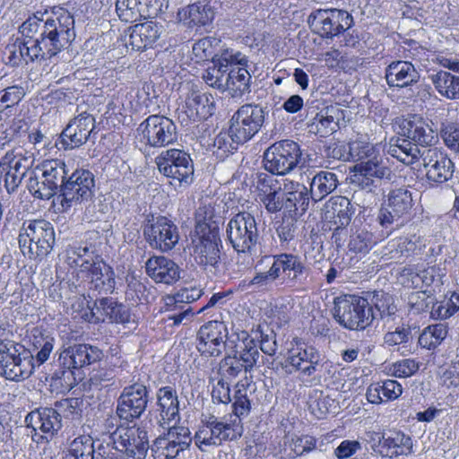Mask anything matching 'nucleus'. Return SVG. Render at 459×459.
<instances>
[{"label":"nucleus","mask_w":459,"mask_h":459,"mask_svg":"<svg viewBox=\"0 0 459 459\" xmlns=\"http://www.w3.org/2000/svg\"><path fill=\"white\" fill-rule=\"evenodd\" d=\"M197 238L194 243V258L195 263L206 272L220 276L224 273L221 259L222 242L218 224L202 223L195 228Z\"/></svg>","instance_id":"nucleus-1"},{"label":"nucleus","mask_w":459,"mask_h":459,"mask_svg":"<svg viewBox=\"0 0 459 459\" xmlns=\"http://www.w3.org/2000/svg\"><path fill=\"white\" fill-rule=\"evenodd\" d=\"M22 253L34 261H42L53 249L55 230L46 220L24 222L18 237Z\"/></svg>","instance_id":"nucleus-2"},{"label":"nucleus","mask_w":459,"mask_h":459,"mask_svg":"<svg viewBox=\"0 0 459 459\" xmlns=\"http://www.w3.org/2000/svg\"><path fill=\"white\" fill-rule=\"evenodd\" d=\"M333 316L342 327L357 331L366 329L377 319V314L368 301L355 295L335 298Z\"/></svg>","instance_id":"nucleus-3"},{"label":"nucleus","mask_w":459,"mask_h":459,"mask_svg":"<svg viewBox=\"0 0 459 459\" xmlns=\"http://www.w3.org/2000/svg\"><path fill=\"white\" fill-rule=\"evenodd\" d=\"M41 172V180L30 177L27 188L36 198L48 200L61 194V188L69 177V169L64 160L52 159L43 160L36 168Z\"/></svg>","instance_id":"nucleus-4"},{"label":"nucleus","mask_w":459,"mask_h":459,"mask_svg":"<svg viewBox=\"0 0 459 459\" xmlns=\"http://www.w3.org/2000/svg\"><path fill=\"white\" fill-rule=\"evenodd\" d=\"M34 358L22 345L13 341L0 340V375L8 380L20 381L33 372Z\"/></svg>","instance_id":"nucleus-5"},{"label":"nucleus","mask_w":459,"mask_h":459,"mask_svg":"<svg viewBox=\"0 0 459 459\" xmlns=\"http://www.w3.org/2000/svg\"><path fill=\"white\" fill-rule=\"evenodd\" d=\"M227 239L238 253L253 254L260 243L257 222L253 214L239 212L233 215L227 225Z\"/></svg>","instance_id":"nucleus-6"},{"label":"nucleus","mask_w":459,"mask_h":459,"mask_svg":"<svg viewBox=\"0 0 459 459\" xmlns=\"http://www.w3.org/2000/svg\"><path fill=\"white\" fill-rule=\"evenodd\" d=\"M302 151L292 140L275 142L264 152L263 163L266 171L273 175L284 176L291 172L300 162Z\"/></svg>","instance_id":"nucleus-7"},{"label":"nucleus","mask_w":459,"mask_h":459,"mask_svg":"<svg viewBox=\"0 0 459 459\" xmlns=\"http://www.w3.org/2000/svg\"><path fill=\"white\" fill-rule=\"evenodd\" d=\"M311 31L322 39H333L353 25V17L347 11L337 8L316 9L307 20Z\"/></svg>","instance_id":"nucleus-8"},{"label":"nucleus","mask_w":459,"mask_h":459,"mask_svg":"<svg viewBox=\"0 0 459 459\" xmlns=\"http://www.w3.org/2000/svg\"><path fill=\"white\" fill-rule=\"evenodd\" d=\"M94 190V176L90 170L76 169L69 174L65 184L61 188V194L57 195L61 212H65L74 205L91 200Z\"/></svg>","instance_id":"nucleus-9"},{"label":"nucleus","mask_w":459,"mask_h":459,"mask_svg":"<svg viewBox=\"0 0 459 459\" xmlns=\"http://www.w3.org/2000/svg\"><path fill=\"white\" fill-rule=\"evenodd\" d=\"M411 208L412 196L408 189L396 188L389 193L386 204L381 207L377 215L381 227L388 230L387 236L403 225Z\"/></svg>","instance_id":"nucleus-10"},{"label":"nucleus","mask_w":459,"mask_h":459,"mask_svg":"<svg viewBox=\"0 0 459 459\" xmlns=\"http://www.w3.org/2000/svg\"><path fill=\"white\" fill-rule=\"evenodd\" d=\"M145 144L152 148H166L178 142V133L176 124L169 117L151 115L137 129Z\"/></svg>","instance_id":"nucleus-11"},{"label":"nucleus","mask_w":459,"mask_h":459,"mask_svg":"<svg viewBox=\"0 0 459 459\" xmlns=\"http://www.w3.org/2000/svg\"><path fill=\"white\" fill-rule=\"evenodd\" d=\"M159 171L177 181L179 186L193 182L194 166L188 153L179 149L163 151L155 158Z\"/></svg>","instance_id":"nucleus-12"},{"label":"nucleus","mask_w":459,"mask_h":459,"mask_svg":"<svg viewBox=\"0 0 459 459\" xmlns=\"http://www.w3.org/2000/svg\"><path fill=\"white\" fill-rule=\"evenodd\" d=\"M265 111L257 104H244L230 120V132L238 143H247L261 129L264 123Z\"/></svg>","instance_id":"nucleus-13"},{"label":"nucleus","mask_w":459,"mask_h":459,"mask_svg":"<svg viewBox=\"0 0 459 459\" xmlns=\"http://www.w3.org/2000/svg\"><path fill=\"white\" fill-rule=\"evenodd\" d=\"M201 422L202 426L195 432L194 439L202 451L211 446H220L223 442L238 437L234 423L223 421L212 414L204 416Z\"/></svg>","instance_id":"nucleus-14"},{"label":"nucleus","mask_w":459,"mask_h":459,"mask_svg":"<svg viewBox=\"0 0 459 459\" xmlns=\"http://www.w3.org/2000/svg\"><path fill=\"white\" fill-rule=\"evenodd\" d=\"M143 236L152 248L164 253L172 250L179 240L178 226L161 215H152V219H148L143 227Z\"/></svg>","instance_id":"nucleus-15"},{"label":"nucleus","mask_w":459,"mask_h":459,"mask_svg":"<svg viewBox=\"0 0 459 459\" xmlns=\"http://www.w3.org/2000/svg\"><path fill=\"white\" fill-rule=\"evenodd\" d=\"M148 404V391L144 385L134 383L126 386L117 402L116 413L126 423L139 419Z\"/></svg>","instance_id":"nucleus-16"},{"label":"nucleus","mask_w":459,"mask_h":459,"mask_svg":"<svg viewBox=\"0 0 459 459\" xmlns=\"http://www.w3.org/2000/svg\"><path fill=\"white\" fill-rule=\"evenodd\" d=\"M247 59L241 52L232 48L221 49L217 57H213L212 65L209 66L203 74V79L211 87L225 91L227 76L230 67L246 65Z\"/></svg>","instance_id":"nucleus-17"},{"label":"nucleus","mask_w":459,"mask_h":459,"mask_svg":"<svg viewBox=\"0 0 459 459\" xmlns=\"http://www.w3.org/2000/svg\"><path fill=\"white\" fill-rule=\"evenodd\" d=\"M228 329L223 322L210 321L202 325L197 333L198 351L206 357H218L226 348Z\"/></svg>","instance_id":"nucleus-18"},{"label":"nucleus","mask_w":459,"mask_h":459,"mask_svg":"<svg viewBox=\"0 0 459 459\" xmlns=\"http://www.w3.org/2000/svg\"><path fill=\"white\" fill-rule=\"evenodd\" d=\"M32 163L31 156L14 150L7 152L0 160V173H4V186L8 193L17 190Z\"/></svg>","instance_id":"nucleus-19"},{"label":"nucleus","mask_w":459,"mask_h":459,"mask_svg":"<svg viewBox=\"0 0 459 459\" xmlns=\"http://www.w3.org/2000/svg\"><path fill=\"white\" fill-rule=\"evenodd\" d=\"M41 36L49 37L60 46L67 48L74 39V20L71 13L60 9L57 13H46L44 29Z\"/></svg>","instance_id":"nucleus-20"},{"label":"nucleus","mask_w":459,"mask_h":459,"mask_svg":"<svg viewBox=\"0 0 459 459\" xmlns=\"http://www.w3.org/2000/svg\"><path fill=\"white\" fill-rule=\"evenodd\" d=\"M420 160L427 170L426 176L429 180L444 183L453 177L454 162L438 148H423Z\"/></svg>","instance_id":"nucleus-21"},{"label":"nucleus","mask_w":459,"mask_h":459,"mask_svg":"<svg viewBox=\"0 0 459 459\" xmlns=\"http://www.w3.org/2000/svg\"><path fill=\"white\" fill-rule=\"evenodd\" d=\"M118 439L119 452H124L129 459H144L149 441L147 431L140 428L117 427L115 437Z\"/></svg>","instance_id":"nucleus-22"},{"label":"nucleus","mask_w":459,"mask_h":459,"mask_svg":"<svg viewBox=\"0 0 459 459\" xmlns=\"http://www.w3.org/2000/svg\"><path fill=\"white\" fill-rule=\"evenodd\" d=\"M95 129V118L92 115L82 112L70 120L60 134L61 143L65 149H74L86 143Z\"/></svg>","instance_id":"nucleus-23"},{"label":"nucleus","mask_w":459,"mask_h":459,"mask_svg":"<svg viewBox=\"0 0 459 459\" xmlns=\"http://www.w3.org/2000/svg\"><path fill=\"white\" fill-rule=\"evenodd\" d=\"M165 0H117L116 12L126 22H134L158 15L162 12Z\"/></svg>","instance_id":"nucleus-24"},{"label":"nucleus","mask_w":459,"mask_h":459,"mask_svg":"<svg viewBox=\"0 0 459 459\" xmlns=\"http://www.w3.org/2000/svg\"><path fill=\"white\" fill-rule=\"evenodd\" d=\"M103 352L97 346L86 343L69 346L60 352L58 363L67 369H79L101 360Z\"/></svg>","instance_id":"nucleus-25"},{"label":"nucleus","mask_w":459,"mask_h":459,"mask_svg":"<svg viewBox=\"0 0 459 459\" xmlns=\"http://www.w3.org/2000/svg\"><path fill=\"white\" fill-rule=\"evenodd\" d=\"M398 134L411 140L420 149L429 148L435 140L431 127L418 116L400 118L397 121Z\"/></svg>","instance_id":"nucleus-26"},{"label":"nucleus","mask_w":459,"mask_h":459,"mask_svg":"<svg viewBox=\"0 0 459 459\" xmlns=\"http://www.w3.org/2000/svg\"><path fill=\"white\" fill-rule=\"evenodd\" d=\"M27 428L33 429L35 436H38L39 429L44 434L54 437L62 428V419L56 411L51 407H41L30 411L25 417Z\"/></svg>","instance_id":"nucleus-27"},{"label":"nucleus","mask_w":459,"mask_h":459,"mask_svg":"<svg viewBox=\"0 0 459 459\" xmlns=\"http://www.w3.org/2000/svg\"><path fill=\"white\" fill-rule=\"evenodd\" d=\"M146 273L155 282L172 284L180 278V268L171 259L153 255L145 263Z\"/></svg>","instance_id":"nucleus-28"},{"label":"nucleus","mask_w":459,"mask_h":459,"mask_svg":"<svg viewBox=\"0 0 459 459\" xmlns=\"http://www.w3.org/2000/svg\"><path fill=\"white\" fill-rule=\"evenodd\" d=\"M91 316L95 318L94 322L105 321L108 319L111 323L126 324L130 321L129 309L114 300L112 298H101L94 301L91 309Z\"/></svg>","instance_id":"nucleus-29"},{"label":"nucleus","mask_w":459,"mask_h":459,"mask_svg":"<svg viewBox=\"0 0 459 459\" xmlns=\"http://www.w3.org/2000/svg\"><path fill=\"white\" fill-rule=\"evenodd\" d=\"M162 31V26L155 22H146L135 24L128 29V39L126 45H130L133 50H144L158 40Z\"/></svg>","instance_id":"nucleus-30"},{"label":"nucleus","mask_w":459,"mask_h":459,"mask_svg":"<svg viewBox=\"0 0 459 459\" xmlns=\"http://www.w3.org/2000/svg\"><path fill=\"white\" fill-rule=\"evenodd\" d=\"M354 170L359 173V184L363 188L369 191L375 185V179H391V169L383 163L382 157L378 154L377 159L359 162L355 165Z\"/></svg>","instance_id":"nucleus-31"},{"label":"nucleus","mask_w":459,"mask_h":459,"mask_svg":"<svg viewBox=\"0 0 459 459\" xmlns=\"http://www.w3.org/2000/svg\"><path fill=\"white\" fill-rule=\"evenodd\" d=\"M157 405L160 411L158 423L160 427H166L168 423L179 420V402L173 387L163 386L157 391Z\"/></svg>","instance_id":"nucleus-32"},{"label":"nucleus","mask_w":459,"mask_h":459,"mask_svg":"<svg viewBox=\"0 0 459 459\" xmlns=\"http://www.w3.org/2000/svg\"><path fill=\"white\" fill-rule=\"evenodd\" d=\"M419 79V72L408 61H394L385 68V80L389 87H408L418 82Z\"/></svg>","instance_id":"nucleus-33"},{"label":"nucleus","mask_w":459,"mask_h":459,"mask_svg":"<svg viewBox=\"0 0 459 459\" xmlns=\"http://www.w3.org/2000/svg\"><path fill=\"white\" fill-rule=\"evenodd\" d=\"M412 439L403 432H393L388 436H383L379 440L377 448H373L384 457H396L398 455H408L412 453Z\"/></svg>","instance_id":"nucleus-34"},{"label":"nucleus","mask_w":459,"mask_h":459,"mask_svg":"<svg viewBox=\"0 0 459 459\" xmlns=\"http://www.w3.org/2000/svg\"><path fill=\"white\" fill-rule=\"evenodd\" d=\"M353 213V206L345 196H332L325 204V218L334 221V223L338 225L336 230L349 225Z\"/></svg>","instance_id":"nucleus-35"},{"label":"nucleus","mask_w":459,"mask_h":459,"mask_svg":"<svg viewBox=\"0 0 459 459\" xmlns=\"http://www.w3.org/2000/svg\"><path fill=\"white\" fill-rule=\"evenodd\" d=\"M342 118H343V113L341 108L328 106L316 115L310 128L320 136L325 137L339 129V121Z\"/></svg>","instance_id":"nucleus-36"},{"label":"nucleus","mask_w":459,"mask_h":459,"mask_svg":"<svg viewBox=\"0 0 459 459\" xmlns=\"http://www.w3.org/2000/svg\"><path fill=\"white\" fill-rule=\"evenodd\" d=\"M178 15L188 27L205 26L213 20L214 11L209 3L197 2L180 10Z\"/></svg>","instance_id":"nucleus-37"},{"label":"nucleus","mask_w":459,"mask_h":459,"mask_svg":"<svg viewBox=\"0 0 459 459\" xmlns=\"http://www.w3.org/2000/svg\"><path fill=\"white\" fill-rule=\"evenodd\" d=\"M186 114L193 121L205 119L212 114L213 97L200 91H192L186 100Z\"/></svg>","instance_id":"nucleus-38"},{"label":"nucleus","mask_w":459,"mask_h":459,"mask_svg":"<svg viewBox=\"0 0 459 459\" xmlns=\"http://www.w3.org/2000/svg\"><path fill=\"white\" fill-rule=\"evenodd\" d=\"M310 191L302 184L290 182L284 186L285 211L304 213L309 205Z\"/></svg>","instance_id":"nucleus-39"},{"label":"nucleus","mask_w":459,"mask_h":459,"mask_svg":"<svg viewBox=\"0 0 459 459\" xmlns=\"http://www.w3.org/2000/svg\"><path fill=\"white\" fill-rule=\"evenodd\" d=\"M90 279V288L100 294H110L116 286L115 273L102 258H97V266H93Z\"/></svg>","instance_id":"nucleus-40"},{"label":"nucleus","mask_w":459,"mask_h":459,"mask_svg":"<svg viewBox=\"0 0 459 459\" xmlns=\"http://www.w3.org/2000/svg\"><path fill=\"white\" fill-rule=\"evenodd\" d=\"M246 65H238L230 67L227 76L225 91L232 98H241L244 94L250 92L251 75Z\"/></svg>","instance_id":"nucleus-41"},{"label":"nucleus","mask_w":459,"mask_h":459,"mask_svg":"<svg viewBox=\"0 0 459 459\" xmlns=\"http://www.w3.org/2000/svg\"><path fill=\"white\" fill-rule=\"evenodd\" d=\"M421 150L411 140L400 135L391 138L387 152L405 164H411L421 159Z\"/></svg>","instance_id":"nucleus-42"},{"label":"nucleus","mask_w":459,"mask_h":459,"mask_svg":"<svg viewBox=\"0 0 459 459\" xmlns=\"http://www.w3.org/2000/svg\"><path fill=\"white\" fill-rule=\"evenodd\" d=\"M403 393L402 385L396 380L387 379L373 383L367 389V399L370 403L379 404L385 401L395 400Z\"/></svg>","instance_id":"nucleus-43"},{"label":"nucleus","mask_w":459,"mask_h":459,"mask_svg":"<svg viewBox=\"0 0 459 459\" xmlns=\"http://www.w3.org/2000/svg\"><path fill=\"white\" fill-rule=\"evenodd\" d=\"M282 273L290 282H300L308 274L309 269L302 262L301 258L293 254H280Z\"/></svg>","instance_id":"nucleus-44"},{"label":"nucleus","mask_w":459,"mask_h":459,"mask_svg":"<svg viewBox=\"0 0 459 459\" xmlns=\"http://www.w3.org/2000/svg\"><path fill=\"white\" fill-rule=\"evenodd\" d=\"M372 306L377 314V319L380 318L385 323L394 321L398 311L392 295L384 291H375L371 299Z\"/></svg>","instance_id":"nucleus-45"},{"label":"nucleus","mask_w":459,"mask_h":459,"mask_svg":"<svg viewBox=\"0 0 459 459\" xmlns=\"http://www.w3.org/2000/svg\"><path fill=\"white\" fill-rule=\"evenodd\" d=\"M337 176L333 172L320 171L315 175L310 184L311 198L319 201L336 189Z\"/></svg>","instance_id":"nucleus-46"},{"label":"nucleus","mask_w":459,"mask_h":459,"mask_svg":"<svg viewBox=\"0 0 459 459\" xmlns=\"http://www.w3.org/2000/svg\"><path fill=\"white\" fill-rule=\"evenodd\" d=\"M241 361L245 372H250L256 365L260 353L253 339H246L230 350Z\"/></svg>","instance_id":"nucleus-47"},{"label":"nucleus","mask_w":459,"mask_h":459,"mask_svg":"<svg viewBox=\"0 0 459 459\" xmlns=\"http://www.w3.org/2000/svg\"><path fill=\"white\" fill-rule=\"evenodd\" d=\"M95 442L90 436L74 438L64 451L63 459H95Z\"/></svg>","instance_id":"nucleus-48"},{"label":"nucleus","mask_w":459,"mask_h":459,"mask_svg":"<svg viewBox=\"0 0 459 459\" xmlns=\"http://www.w3.org/2000/svg\"><path fill=\"white\" fill-rule=\"evenodd\" d=\"M437 91L449 100H459V75L439 71L432 76Z\"/></svg>","instance_id":"nucleus-49"},{"label":"nucleus","mask_w":459,"mask_h":459,"mask_svg":"<svg viewBox=\"0 0 459 459\" xmlns=\"http://www.w3.org/2000/svg\"><path fill=\"white\" fill-rule=\"evenodd\" d=\"M320 356L321 353L314 346L298 345L296 348L292 347L289 350L287 362L297 370L307 363L316 364L314 359L317 360Z\"/></svg>","instance_id":"nucleus-50"},{"label":"nucleus","mask_w":459,"mask_h":459,"mask_svg":"<svg viewBox=\"0 0 459 459\" xmlns=\"http://www.w3.org/2000/svg\"><path fill=\"white\" fill-rule=\"evenodd\" d=\"M377 242V238L366 228L358 229L350 237L349 250L355 254L368 253Z\"/></svg>","instance_id":"nucleus-51"},{"label":"nucleus","mask_w":459,"mask_h":459,"mask_svg":"<svg viewBox=\"0 0 459 459\" xmlns=\"http://www.w3.org/2000/svg\"><path fill=\"white\" fill-rule=\"evenodd\" d=\"M447 335V328L443 324H436L426 327L419 336V344L425 349L437 347Z\"/></svg>","instance_id":"nucleus-52"},{"label":"nucleus","mask_w":459,"mask_h":459,"mask_svg":"<svg viewBox=\"0 0 459 459\" xmlns=\"http://www.w3.org/2000/svg\"><path fill=\"white\" fill-rule=\"evenodd\" d=\"M316 364L307 363L297 369L299 371V379H301L307 385L314 386L321 382V371L323 368H326L329 363L325 360V358L321 355L317 358V360L314 359Z\"/></svg>","instance_id":"nucleus-53"},{"label":"nucleus","mask_w":459,"mask_h":459,"mask_svg":"<svg viewBox=\"0 0 459 459\" xmlns=\"http://www.w3.org/2000/svg\"><path fill=\"white\" fill-rule=\"evenodd\" d=\"M95 442V459H117V452H119L118 439L115 437V430L103 436L102 439Z\"/></svg>","instance_id":"nucleus-54"},{"label":"nucleus","mask_w":459,"mask_h":459,"mask_svg":"<svg viewBox=\"0 0 459 459\" xmlns=\"http://www.w3.org/2000/svg\"><path fill=\"white\" fill-rule=\"evenodd\" d=\"M51 39L49 37L41 35L39 39H34L39 52V60L46 65L51 64L52 59L65 48L58 42Z\"/></svg>","instance_id":"nucleus-55"},{"label":"nucleus","mask_w":459,"mask_h":459,"mask_svg":"<svg viewBox=\"0 0 459 459\" xmlns=\"http://www.w3.org/2000/svg\"><path fill=\"white\" fill-rule=\"evenodd\" d=\"M177 422L166 424V427H161L167 430V434L162 436L169 442L177 444L180 442V446L188 448L192 442L191 433L188 428L184 426H177Z\"/></svg>","instance_id":"nucleus-56"},{"label":"nucleus","mask_w":459,"mask_h":459,"mask_svg":"<svg viewBox=\"0 0 459 459\" xmlns=\"http://www.w3.org/2000/svg\"><path fill=\"white\" fill-rule=\"evenodd\" d=\"M186 449V447L180 446V442L177 445L161 436L155 440L152 448L158 459H173Z\"/></svg>","instance_id":"nucleus-57"},{"label":"nucleus","mask_w":459,"mask_h":459,"mask_svg":"<svg viewBox=\"0 0 459 459\" xmlns=\"http://www.w3.org/2000/svg\"><path fill=\"white\" fill-rule=\"evenodd\" d=\"M440 136L447 148L459 153V123L443 121L440 125Z\"/></svg>","instance_id":"nucleus-58"},{"label":"nucleus","mask_w":459,"mask_h":459,"mask_svg":"<svg viewBox=\"0 0 459 459\" xmlns=\"http://www.w3.org/2000/svg\"><path fill=\"white\" fill-rule=\"evenodd\" d=\"M349 155L357 163L377 159L378 153L373 144L363 142H354L349 144Z\"/></svg>","instance_id":"nucleus-59"},{"label":"nucleus","mask_w":459,"mask_h":459,"mask_svg":"<svg viewBox=\"0 0 459 459\" xmlns=\"http://www.w3.org/2000/svg\"><path fill=\"white\" fill-rule=\"evenodd\" d=\"M244 370V366L236 355L230 351H227V355L220 362L219 373L221 378H235Z\"/></svg>","instance_id":"nucleus-60"},{"label":"nucleus","mask_w":459,"mask_h":459,"mask_svg":"<svg viewBox=\"0 0 459 459\" xmlns=\"http://www.w3.org/2000/svg\"><path fill=\"white\" fill-rule=\"evenodd\" d=\"M315 401L311 402L310 407L314 413H318L322 417L327 413H335L338 408L336 401L322 391H315Z\"/></svg>","instance_id":"nucleus-61"},{"label":"nucleus","mask_w":459,"mask_h":459,"mask_svg":"<svg viewBox=\"0 0 459 459\" xmlns=\"http://www.w3.org/2000/svg\"><path fill=\"white\" fill-rule=\"evenodd\" d=\"M219 40L216 38H203L193 45V54L199 60L204 61L212 58V62L213 57H217L218 53H215V46H217Z\"/></svg>","instance_id":"nucleus-62"},{"label":"nucleus","mask_w":459,"mask_h":459,"mask_svg":"<svg viewBox=\"0 0 459 459\" xmlns=\"http://www.w3.org/2000/svg\"><path fill=\"white\" fill-rule=\"evenodd\" d=\"M265 210L269 213H276L281 209H285L284 190L273 189L272 192L259 197Z\"/></svg>","instance_id":"nucleus-63"},{"label":"nucleus","mask_w":459,"mask_h":459,"mask_svg":"<svg viewBox=\"0 0 459 459\" xmlns=\"http://www.w3.org/2000/svg\"><path fill=\"white\" fill-rule=\"evenodd\" d=\"M82 401L78 398H68L63 399L55 403V409L60 415V418L63 419H72L77 418L81 414V409L79 408Z\"/></svg>","instance_id":"nucleus-64"}]
</instances>
